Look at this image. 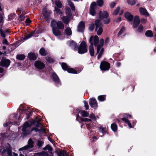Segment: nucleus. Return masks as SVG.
<instances>
[{"instance_id": "1", "label": "nucleus", "mask_w": 156, "mask_h": 156, "mask_svg": "<svg viewBox=\"0 0 156 156\" xmlns=\"http://www.w3.org/2000/svg\"><path fill=\"white\" fill-rule=\"evenodd\" d=\"M104 43V39L101 38L99 40L98 45L97 46V54H98V59L101 57L104 51V48H102L103 46Z\"/></svg>"}, {"instance_id": "2", "label": "nucleus", "mask_w": 156, "mask_h": 156, "mask_svg": "<svg viewBox=\"0 0 156 156\" xmlns=\"http://www.w3.org/2000/svg\"><path fill=\"white\" fill-rule=\"evenodd\" d=\"M95 24L96 26L95 30L98 35H101L103 31V29L101 27L102 24L100 20H95Z\"/></svg>"}, {"instance_id": "3", "label": "nucleus", "mask_w": 156, "mask_h": 156, "mask_svg": "<svg viewBox=\"0 0 156 156\" xmlns=\"http://www.w3.org/2000/svg\"><path fill=\"white\" fill-rule=\"evenodd\" d=\"M87 46L86 43L84 41L82 42L79 47V53L83 54L87 52Z\"/></svg>"}, {"instance_id": "4", "label": "nucleus", "mask_w": 156, "mask_h": 156, "mask_svg": "<svg viewBox=\"0 0 156 156\" xmlns=\"http://www.w3.org/2000/svg\"><path fill=\"white\" fill-rule=\"evenodd\" d=\"M34 131L36 132H39L40 133H43L45 132V129L41 124L38 123L36 127H34L31 130V131Z\"/></svg>"}, {"instance_id": "5", "label": "nucleus", "mask_w": 156, "mask_h": 156, "mask_svg": "<svg viewBox=\"0 0 156 156\" xmlns=\"http://www.w3.org/2000/svg\"><path fill=\"white\" fill-rule=\"evenodd\" d=\"M99 42V37L95 35L94 37L91 36L90 37L89 39V43L90 44V45H93L94 43L95 46L97 47L98 45Z\"/></svg>"}, {"instance_id": "6", "label": "nucleus", "mask_w": 156, "mask_h": 156, "mask_svg": "<svg viewBox=\"0 0 156 156\" xmlns=\"http://www.w3.org/2000/svg\"><path fill=\"white\" fill-rule=\"evenodd\" d=\"M62 67L64 70H67L69 73L75 74L77 73L76 70L72 68H69L67 64L65 63H62Z\"/></svg>"}, {"instance_id": "7", "label": "nucleus", "mask_w": 156, "mask_h": 156, "mask_svg": "<svg viewBox=\"0 0 156 156\" xmlns=\"http://www.w3.org/2000/svg\"><path fill=\"white\" fill-rule=\"evenodd\" d=\"M110 67V65L108 62L103 61L101 62L100 68L101 70L106 71L109 69Z\"/></svg>"}, {"instance_id": "8", "label": "nucleus", "mask_w": 156, "mask_h": 156, "mask_svg": "<svg viewBox=\"0 0 156 156\" xmlns=\"http://www.w3.org/2000/svg\"><path fill=\"white\" fill-rule=\"evenodd\" d=\"M33 142L31 139H30L28 142V144L19 149V151L23 150H27L29 148H32L33 146Z\"/></svg>"}, {"instance_id": "9", "label": "nucleus", "mask_w": 156, "mask_h": 156, "mask_svg": "<svg viewBox=\"0 0 156 156\" xmlns=\"http://www.w3.org/2000/svg\"><path fill=\"white\" fill-rule=\"evenodd\" d=\"M97 7V5L95 2H93L91 4L90 10V13L92 16L95 15L96 12L95 9Z\"/></svg>"}, {"instance_id": "10", "label": "nucleus", "mask_w": 156, "mask_h": 156, "mask_svg": "<svg viewBox=\"0 0 156 156\" xmlns=\"http://www.w3.org/2000/svg\"><path fill=\"white\" fill-rule=\"evenodd\" d=\"M10 62L9 60L3 58L0 62V66L2 67H8L9 66Z\"/></svg>"}, {"instance_id": "11", "label": "nucleus", "mask_w": 156, "mask_h": 156, "mask_svg": "<svg viewBox=\"0 0 156 156\" xmlns=\"http://www.w3.org/2000/svg\"><path fill=\"white\" fill-rule=\"evenodd\" d=\"M108 16V13L107 12L100 11L99 12V20H103L104 19L107 18Z\"/></svg>"}, {"instance_id": "12", "label": "nucleus", "mask_w": 156, "mask_h": 156, "mask_svg": "<svg viewBox=\"0 0 156 156\" xmlns=\"http://www.w3.org/2000/svg\"><path fill=\"white\" fill-rule=\"evenodd\" d=\"M34 66L37 69H43L45 67L44 64L39 61H36L35 62Z\"/></svg>"}, {"instance_id": "13", "label": "nucleus", "mask_w": 156, "mask_h": 156, "mask_svg": "<svg viewBox=\"0 0 156 156\" xmlns=\"http://www.w3.org/2000/svg\"><path fill=\"white\" fill-rule=\"evenodd\" d=\"M31 125L28 122H26L23 126L22 130L23 132H26L27 134H29L31 131L29 132H27V131L29 130L30 127Z\"/></svg>"}, {"instance_id": "14", "label": "nucleus", "mask_w": 156, "mask_h": 156, "mask_svg": "<svg viewBox=\"0 0 156 156\" xmlns=\"http://www.w3.org/2000/svg\"><path fill=\"white\" fill-rule=\"evenodd\" d=\"M89 104L91 107L94 109L98 107V105L96 100L94 98L90 99Z\"/></svg>"}, {"instance_id": "15", "label": "nucleus", "mask_w": 156, "mask_h": 156, "mask_svg": "<svg viewBox=\"0 0 156 156\" xmlns=\"http://www.w3.org/2000/svg\"><path fill=\"white\" fill-rule=\"evenodd\" d=\"M43 13L44 17L48 19L49 18L51 12L48 10L46 8H44L43 9Z\"/></svg>"}, {"instance_id": "16", "label": "nucleus", "mask_w": 156, "mask_h": 156, "mask_svg": "<svg viewBox=\"0 0 156 156\" xmlns=\"http://www.w3.org/2000/svg\"><path fill=\"white\" fill-rule=\"evenodd\" d=\"M140 23L139 17L137 16H135L133 21V27L136 28Z\"/></svg>"}, {"instance_id": "17", "label": "nucleus", "mask_w": 156, "mask_h": 156, "mask_svg": "<svg viewBox=\"0 0 156 156\" xmlns=\"http://www.w3.org/2000/svg\"><path fill=\"white\" fill-rule=\"evenodd\" d=\"M52 77L54 81L57 83L58 84H61L59 78L57 75V74L55 73H52Z\"/></svg>"}, {"instance_id": "18", "label": "nucleus", "mask_w": 156, "mask_h": 156, "mask_svg": "<svg viewBox=\"0 0 156 156\" xmlns=\"http://www.w3.org/2000/svg\"><path fill=\"white\" fill-rule=\"evenodd\" d=\"M139 11L141 14L145 15L146 16H149V13L145 9L140 8L139 9Z\"/></svg>"}, {"instance_id": "19", "label": "nucleus", "mask_w": 156, "mask_h": 156, "mask_svg": "<svg viewBox=\"0 0 156 156\" xmlns=\"http://www.w3.org/2000/svg\"><path fill=\"white\" fill-rule=\"evenodd\" d=\"M85 28L84 23L82 21L80 22L79 24V32H82Z\"/></svg>"}, {"instance_id": "20", "label": "nucleus", "mask_w": 156, "mask_h": 156, "mask_svg": "<svg viewBox=\"0 0 156 156\" xmlns=\"http://www.w3.org/2000/svg\"><path fill=\"white\" fill-rule=\"evenodd\" d=\"M125 17L129 21L132 20L133 18V16L129 12H126L125 14Z\"/></svg>"}, {"instance_id": "21", "label": "nucleus", "mask_w": 156, "mask_h": 156, "mask_svg": "<svg viewBox=\"0 0 156 156\" xmlns=\"http://www.w3.org/2000/svg\"><path fill=\"white\" fill-rule=\"evenodd\" d=\"M61 20L64 23L66 24H68L70 21L69 17L66 16H63L62 17Z\"/></svg>"}, {"instance_id": "22", "label": "nucleus", "mask_w": 156, "mask_h": 156, "mask_svg": "<svg viewBox=\"0 0 156 156\" xmlns=\"http://www.w3.org/2000/svg\"><path fill=\"white\" fill-rule=\"evenodd\" d=\"M89 51L90 55L91 56H94V45H90L89 47Z\"/></svg>"}, {"instance_id": "23", "label": "nucleus", "mask_w": 156, "mask_h": 156, "mask_svg": "<svg viewBox=\"0 0 156 156\" xmlns=\"http://www.w3.org/2000/svg\"><path fill=\"white\" fill-rule=\"evenodd\" d=\"M28 57L30 60H36L37 57L34 54L32 53H30L28 55Z\"/></svg>"}, {"instance_id": "24", "label": "nucleus", "mask_w": 156, "mask_h": 156, "mask_svg": "<svg viewBox=\"0 0 156 156\" xmlns=\"http://www.w3.org/2000/svg\"><path fill=\"white\" fill-rule=\"evenodd\" d=\"M122 120L124 121L126 123L128 124L129 128H131L133 127V126L132 125L129 121L126 118H122Z\"/></svg>"}, {"instance_id": "25", "label": "nucleus", "mask_w": 156, "mask_h": 156, "mask_svg": "<svg viewBox=\"0 0 156 156\" xmlns=\"http://www.w3.org/2000/svg\"><path fill=\"white\" fill-rule=\"evenodd\" d=\"M53 33L55 36H58L61 34L60 32L57 28H53Z\"/></svg>"}, {"instance_id": "26", "label": "nucleus", "mask_w": 156, "mask_h": 156, "mask_svg": "<svg viewBox=\"0 0 156 156\" xmlns=\"http://www.w3.org/2000/svg\"><path fill=\"white\" fill-rule=\"evenodd\" d=\"M39 53L42 56H45L47 54L48 52L44 48H42L39 51Z\"/></svg>"}, {"instance_id": "27", "label": "nucleus", "mask_w": 156, "mask_h": 156, "mask_svg": "<svg viewBox=\"0 0 156 156\" xmlns=\"http://www.w3.org/2000/svg\"><path fill=\"white\" fill-rule=\"evenodd\" d=\"M57 26L58 29H63L64 28V25L63 23L61 21H58L57 23Z\"/></svg>"}, {"instance_id": "28", "label": "nucleus", "mask_w": 156, "mask_h": 156, "mask_svg": "<svg viewBox=\"0 0 156 156\" xmlns=\"http://www.w3.org/2000/svg\"><path fill=\"white\" fill-rule=\"evenodd\" d=\"M69 46L72 47L74 48V49L75 50H77V48H76V46L77 45V44L75 42L73 41H70L69 42Z\"/></svg>"}, {"instance_id": "29", "label": "nucleus", "mask_w": 156, "mask_h": 156, "mask_svg": "<svg viewBox=\"0 0 156 156\" xmlns=\"http://www.w3.org/2000/svg\"><path fill=\"white\" fill-rule=\"evenodd\" d=\"M65 32L66 34L68 36H70L72 34L71 30L69 27L67 28L65 30Z\"/></svg>"}, {"instance_id": "30", "label": "nucleus", "mask_w": 156, "mask_h": 156, "mask_svg": "<svg viewBox=\"0 0 156 156\" xmlns=\"http://www.w3.org/2000/svg\"><path fill=\"white\" fill-rule=\"evenodd\" d=\"M57 22L54 20H52L51 23V25L52 28H57L56 27L57 25Z\"/></svg>"}, {"instance_id": "31", "label": "nucleus", "mask_w": 156, "mask_h": 156, "mask_svg": "<svg viewBox=\"0 0 156 156\" xmlns=\"http://www.w3.org/2000/svg\"><path fill=\"white\" fill-rule=\"evenodd\" d=\"M25 58V55L23 54L18 55L16 56V58L20 60H23Z\"/></svg>"}, {"instance_id": "32", "label": "nucleus", "mask_w": 156, "mask_h": 156, "mask_svg": "<svg viewBox=\"0 0 156 156\" xmlns=\"http://www.w3.org/2000/svg\"><path fill=\"white\" fill-rule=\"evenodd\" d=\"M145 35L148 37H152L153 36V34L151 30H147L145 33Z\"/></svg>"}, {"instance_id": "33", "label": "nucleus", "mask_w": 156, "mask_h": 156, "mask_svg": "<svg viewBox=\"0 0 156 156\" xmlns=\"http://www.w3.org/2000/svg\"><path fill=\"white\" fill-rule=\"evenodd\" d=\"M55 4L57 6L58 8H60L62 6L61 2L59 0H56L55 2Z\"/></svg>"}, {"instance_id": "34", "label": "nucleus", "mask_w": 156, "mask_h": 156, "mask_svg": "<svg viewBox=\"0 0 156 156\" xmlns=\"http://www.w3.org/2000/svg\"><path fill=\"white\" fill-rule=\"evenodd\" d=\"M111 128L112 130L115 132L117 130V127L116 124L114 123H113L111 126Z\"/></svg>"}, {"instance_id": "35", "label": "nucleus", "mask_w": 156, "mask_h": 156, "mask_svg": "<svg viewBox=\"0 0 156 156\" xmlns=\"http://www.w3.org/2000/svg\"><path fill=\"white\" fill-rule=\"evenodd\" d=\"M34 31L32 32L31 33H30L28 34L27 35L24 37V39H28L29 38H30V37H31L34 34Z\"/></svg>"}, {"instance_id": "36", "label": "nucleus", "mask_w": 156, "mask_h": 156, "mask_svg": "<svg viewBox=\"0 0 156 156\" xmlns=\"http://www.w3.org/2000/svg\"><path fill=\"white\" fill-rule=\"evenodd\" d=\"M105 95H100L98 97V100L101 101H103L105 99Z\"/></svg>"}, {"instance_id": "37", "label": "nucleus", "mask_w": 156, "mask_h": 156, "mask_svg": "<svg viewBox=\"0 0 156 156\" xmlns=\"http://www.w3.org/2000/svg\"><path fill=\"white\" fill-rule=\"evenodd\" d=\"M81 115L83 117H87L89 115V113L85 111H82L81 113Z\"/></svg>"}, {"instance_id": "38", "label": "nucleus", "mask_w": 156, "mask_h": 156, "mask_svg": "<svg viewBox=\"0 0 156 156\" xmlns=\"http://www.w3.org/2000/svg\"><path fill=\"white\" fill-rule=\"evenodd\" d=\"M68 3L69 5L70 6L72 10L73 11L75 10V7L73 3L70 1H68Z\"/></svg>"}, {"instance_id": "39", "label": "nucleus", "mask_w": 156, "mask_h": 156, "mask_svg": "<svg viewBox=\"0 0 156 156\" xmlns=\"http://www.w3.org/2000/svg\"><path fill=\"white\" fill-rule=\"evenodd\" d=\"M127 2L129 4L131 5H133L136 3L135 0H128Z\"/></svg>"}, {"instance_id": "40", "label": "nucleus", "mask_w": 156, "mask_h": 156, "mask_svg": "<svg viewBox=\"0 0 156 156\" xmlns=\"http://www.w3.org/2000/svg\"><path fill=\"white\" fill-rule=\"evenodd\" d=\"M97 2L98 6H102L103 4V2L102 0H97Z\"/></svg>"}, {"instance_id": "41", "label": "nucleus", "mask_w": 156, "mask_h": 156, "mask_svg": "<svg viewBox=\"0 0 156 156\" xmlns=\"http://www.w3.org/2000/svg\"><path fill=\"white\" fill-rule=\"evenodd\" d=\"M46 59L47 62L49 63H52L54 61L53 59L48 57L46 58Z\"/></svg>"}, {"instance_id": "42", "label": "nucleus", "mask_w": 156, "mask_h": 156, "mask_svg": "<svg viewBox=\"0 0 156 156\" xmlns=\"http://www.w3.org/2000/svg\"><path fill=\"white\" fill-rule=\"evenodd\" d=\"M104 23L105 24H108L110 22V19L109 18H107L106 19H104L103 20Z\"/></svg>"}, {"instance_id": "43", "label": "nucleus", "mask_w": 156, "mask_h": 156, "mask_svg": "<svg viewBox=\"0 0 156 156\" xmlns=\"http://www.w3.org/2000/svg\"><path fill=\"white\" fill-rule=\"evenodd\" d=\"M119 10L120 7H117L113 12V14L115 15H117L118 13L119 12Z\"/></svg>"}, {"instance_id": "44", "label": "nucleus", "mask_w": 156, "mask_h": 156, "mask_svg": "<svg viewBox=\"0 0 156 156\" xmlns=\"http://www.w3.org/2000/svg\"><path fill=\"white\" fill-rule=\"evenodd\" d=\"M55 10L57 13H59V14L62 15L63 14V12L58 9L55 7Z\"/></svg>"}, {"instance_id": "45", "label": "nucleus", "mask_w": 156, "mask_h": 156, "mask_svg": "<svg viewBox=\"0 0 156 156\" xmlns=\"http://www.w3.org/2000/svg\"><path fill=\"white\" fill-rule=\"evenodd\" d=\"M125 28L124 27H122L118 34V36H119L121 35L125 30Z\"/></svg>"}, {"instance_id": "46", "label": "nucleus", "mask_w": 156, "mask_h": 156, "mask_svg": "<svg viewBox=\"0 0 156 156\" xmlns=\"http://www.w3.org/2000/svg\"><path fill=\"white\" fill-rule=\"evenodd\" d=\"M4 15L3 13L0 14V23L2 21Z\"/></svg>"}, {"instance_id": "47", "label": "nucleus", "mask_w": 156, "mask_h": 156, "mask_svg": "<svg viewBox=\"0 0 156 156\" xmlns=\"http://www.w3.org/2000/svg\"><path fill=\"white\" fill-rule=\"evenodd\" d=\"M143 26L141 25H140L139 26V27L138 28L137 31H138L140 32H141L143 31Z\"/></svg>"}, {"instance_id": "48", "label": "nucleus", "mask_w": 156, "mask_h": 156, "mask_svg": "<svg viewBox=\"0 0 156 156\" xmlns=\"http://www.w3.org/2000/svg\"><path fill=\"white\" fill-rule=\"evenodd\" d=\"M90 117L93 120H95L96 119L94 115L92 113L90 115Z\"/></svg>"}, {"instance_id": "49", "label": "nucleus", "mask_w": 156, "mask_h": 156, "mask_svg": "<svg viewBox=\"0 0 156 156\" xmlns=\"http://www.w3.org/2000/svg\"><path fill=\"white\" fill-rule=\"evenodd\" d=\"M94 28V25L93 23H92L90 24L89 27V29L91 30L92 31L93 30Z\"/></svg>"}, {"instance_id": "50", "label": "nucleus", "mask_w": 156, "mask_h": 156, "mask_svg": "<svg viewBox=\"0 0 156 156\" xmlns=\"http://www.w3.org/2000/svg\"><path fill=\"white\" fill-rule=\"evenodd\" d=\"M0 34L1 36L4 37H5V32L2 31L1 29L0 30Z\"/></svg>"}, {"instance_id": "51", "label": "nucleus", "mask_w": 156, "mask_h": 156, "mask_svg": "<svg viewBox=\"0 0 156 156\" xmlns=\"http://www.w3.org/2000/svg\"><path fill=\"white\" fill-rule=\"evenodd\" d=\"M46 148L50 152H51L52 150V147L49 145H46Z\"/></svg>"}, {"instance_id": "52", "label": "nucleus", "mask_w": 156, "mask_h": 156, "mask_svg": "<svg viewBox=\"0 0 156 156\" xmlns=\"http://www.w3.org/2000/svg\"><path fill=\"white\" fill-rule=\"evenodd\" d=\"M25 17L23 15H20L19 18V20L20 21H23L24 20Z\"/></svg>"}, {"instance_id": "53", "label": "nucleus", "mask_w": 156, "mask_h": 156, "mask_svg": "<svg viewBox=\"0 0 156 156\" xmlns=\"http://www.w3.org/2000/svg\"><path fill=\"white\" fill-rule=\"evenodd\" d=\"M85 107L86 108V110H88L89 109V106L88 103L86 101H84Z\"/></svg>"}, {"instance_id": "54", "label": "nucleus", "mask_w": 156, "mask_h": 156, "mask_svg": "<svg viewBox=\"0 0 156 156\" xmlns=\"http://www.w3.org/2000/svg\"><path fill=\"white\" fill-rule=\"evenodd\" d=\"M43 144V142L42 141L39 140L37 141V145L39 147H41Z\"/></svg>"}, {"instance_id": "55", "label": "nucleus", "mask_w": 156, "mask_h": 156, "mask_svg": "<svg viewBox=\"0 0 156 156\" xmlns=\"http://www.w3.org/2000/svg\"><path fill=\"white\" fill-rule=\"evenodd\" d=\"M34 156H42V151L38 153H35L34 154Z\"/></svg>"}, {"instance_id": "56", "label": "nucleus", "mask_w": 156, "mask_h": 156, "mask_svg": "<svg viewBox=\"0 0 156 156\" xmlns=\"http://www.w3.org/2000/svg\"><path fill=\"white\" fill-rule=\"evenodd\" d=\"M81 120L82 121H91V119L87 118H82L81 119Z\"/></svg>"}, {"instance_id": "57", "label": "nucleus", "mask_w": 156, "mask_h": 156, "mask_svg": "<svg viewBox=\"0 0 156 156\" xmlns=\"http://www.w3.org/2000/svg\"><path fill=\"white\" fill-rule=\"evenodd\" d=\"M48 154L44 151H42V156H48Z\"/></svg>"}, {"instance_id": "58", "label": "nucleus", "mask_w": 156, "mask_h": 156, "mask_svg": "<svg viewBox=\"0 0 156 156\" xmlns=\"http://www.w3.org/2000/svg\"><path fill=\"white\" fill-rule=\"evenodd\" d=\"M115 2H112L110 5V6L112 8H113L115 5Z\"/></svg>"}, {"instance_id": "59", "label": "nucleus", "mask_w": 156, "mask_h": 156, "mask_svg": "<svg viewBox=\"0 0 156 156\" xmlns=\"http://www.w3.org/2000/svg\"><path fill=\"white\" fill-rule=\"evenodd\" d=\"M147 20L145 19H142L141 20L140 22L142 23H145L147 22Z\"/></svg>"}, {"instance_id": "60", "label": "nucleus", "mask_w": 156, "mask_h": 156, "mask_svg": "<svg viewBox=\"0 0 156 156\" xmlns=\"http://www.w3.org/2000/svg\"><path fill=\"white\" fill-rule=\"evenodd\" d=\"M3 43L6 45L8 44V41L6 39H5L3 40Z\"/></svg>"}, {"instance_id": "61", "label": "nucleus", "mask_w": 156, "mask_h": 156, "mask_svg": "<svg viewBox=\"0 0 156 156\" xmlns=\"http://www.w3.org/2000/svg\"><path fill=\"white\" fill-rule=\"evenodd\" d=\"M10 123L9 122H7L3 124L4 126L5 127H7L10 124Z\"/></svg>"}, {"instance_id": "62", "label": "nucleus", "mask_w": 156, "mask_h": 156, "mask_svg": "<svg viewBox=\"0 0 156 156\" xmlns=\"http://www.w3.org/2000/svg\"><path fill=\"white\" fill-rule=\"evenodd\" d=\"M25 22L27 23H29L31 22V21L29 19H27L25 21Z\"/></svg>"}, {"instance_id": "63", "label": "nucleus", "mask_w": 156, "mask_h": 156, "mask_svg": "<svg viewBox=\"0 0 156 156\" xmlns=\"http://www.w3.org/2000/svg\"><path fill=\"white\" fill-rule=\"evenodd\" d=\"M126 117H127V118H131V115H129V114H126Z\"/></svg>"}, {"instance_id": "64", "label": "nucleus", "mask_w": 156, "mask_h": 156, "mask_svg": "<svg viewBox=\"0 0 156 156\" xmlns=\"http://www.w3.org/2000/svg\"><path fill=\"white\" fill-rule=\"evenodd\" d=\"M3 71V69L2 68L0 67V73H2Z\"/></svg>"}]
</instances>
